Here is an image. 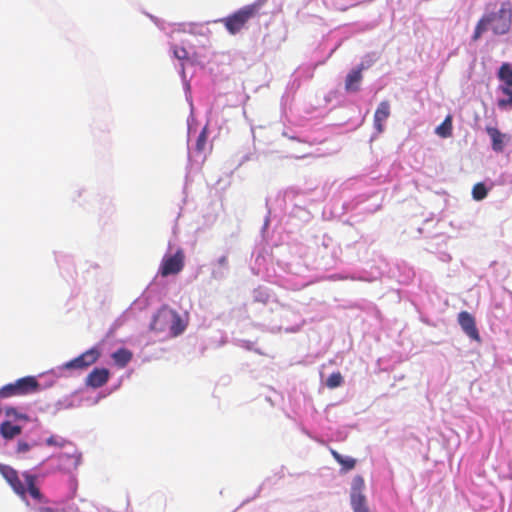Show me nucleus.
Masks as SVG:
<instances>
[{
    "label": "nucleus",
    "instance_id": "f257e3e1",
    "mask_svg": "<svg viewBox=\"0 0 512 512\" xmlns=\"http://www.w3.org/2000/svg\"><path fill=\"white\" fill-rule=\"evenodd\" d=\"M511 22V4L510 2H504L497 12L487 13L480 18L476 24L472 40L477 41L488 29H491L496 35L506 34L510 30Z\"/></svg>",
    "mask_w": 512,
    "mask_h": 512
},
{
    "label": "nucleus",
    "instance_id": "f03ea898",
    "mask_svg": "<svg viewBox=\"0 0 512 512\" xmlns=\"http://www.w3.org/2000/svg\"><path fill=\"white\" fill-rule=\"evenodd\" d=\"M263 2L258 0L252 4L245 5L234 13L220 19L219 21L224 25L226 30L231 35H236L241 32L247 23L257 15H259Z\"/></svg>",
    "mask_w": 512,
    "mask_h": 512
},
{
    "label": "nucleus",
    "instance_id": "7ed1b4c3",
    "mask_svg": "<svg viewBox=\"0 0 512 512\" xmlns=\"http://www.w3.org/2000/svg\"><path fill=\"white\" fill-rule=\"evenodd\" d=\"M40 390V383L34 376H26L0 388L1 398L26 396Z\"/></svg>",
    "mask_w": 512,
    "mask_h": 512
},
{
    "label": "nucleus",
    "instance_id": "20e7f679",
    "mask_svg": "<svg viewBox=\"0 0 512 512\" xmlns=\"http://www.w3.org/2000/svg\"><path fill=\"white\" fill-rule=\"evenodd\" d=\"M185 254L182 249H178L174 254L164 255L158 273L162 277L177 275L184 268Z\"/></svg>",
    "mask_w": 512,
    "mask_h": 512
},
{
    "label": "nucleus",
    "instance_id": "39448f33",
    "mask_svg": "<svg viewBox=\"0 0 512 512\" xmlns=\"http://www.w3.org/2000/svg\"><path fill=\"white\" fill-rule=\"evenodd\" d=\"M100 356V350L97 347H92L78 357L67 362L64 367L67 369H86L96 363Z\"/></svg>",
    "mask_w": 512,
    "mask_h": 512
},
{
    "label": "nucleus",
    "instance_id": "423d86ee",
    "mask_svg": "<svg viewBox=\"0 0 512 512\" xmlns=\"http://www.w3.org/2000/svg\"><path fill=\"white\" fill-rule=\"evenodd\" d=\"M0 474L9 483L13 491L20 497H25L26 486L20 480L18 472L9 465L0 464Z\"/></svg>",
    "mask_w": 512,
    "mask_h": 512
},
{
    "label": "nucleus",
    "instance_id": "0eeeda50",
    "mask_svg": "<svg viewBox=\"0 0 512 512\" xmlns=\"http://www.w3.org/2000/svg\"><path fill=\"white\" fill-rule=\"evenodd\" d=\"M458 323L467 336L473 340L480 341V335L476 327L475 319L469 312H460L458 314Z\"/></svg>",
    "mask_w": 512,
    "mask_h": 512
},
{
    "label": "nucleus",
    "instance_id": "6e6552de",
    "mask_svg": "<svg viewBox=\"0 0 512 512\" xmlns=\"http://www.w3.org/2000/svg\"><path fill=\"white\" fill-rule=\"evenodd\" d=\"M171 310L166 307L160 308L157 313L153 316L150 323V330L155 332H163L167 329L170 324Z\"/></svg>",
    "mask_w": 512,
    "mask_h": 512
},
{
    "label": "nucleus",
    "instance_id": "1a4fd4ad",
    "mask_svg": "<svg viewBox=\"0 0 512 512\" xmlns=\"http://www.w3.org/2000/svg\"><path fill=\"white\" fill-rule=\"evenodd\" d=\"M109 370L106 368H95L86 377L85 383L92 388H100L109 380Z\"/></svg>",
    "mask_w": 512,
    "mask_h": 512
},
{
    "label": "nucleus",
    "instance_id": "9d476101",
    "mask_svg": "<svg viewBox=\"0 0 512 512\" xmlns=\"http://www.w3.org/2000/svg\"><path fill=\"white\" fill-rule=\"evenodd\" d=\"M390 116V104L384 100L378 105L374 114V127L378 133L384 131V123Z\"/></svg>",
    "mask_w": 512,
    "mask_h": 512
},
{
    "label": "nucleus",
    "instance_id": "9b49d317",
    "mask_svg": "<svg viewBox=\"0 0 512 512\" xmlns=\"http://www.w3.org/2000/svg\"><path fill=\"white\" fill-rule=\"evenodd\" d=\"M486 132L490 136L492 141V149L495 152H502L505 147L507 135L501 133L496 127L487 126Z\"/></svg>",
    "mask_w": 512,
    "mask_h": 512
},
{
    "label": "nucleus",
    "instance_id": "f8f14e48",
    "mask_svg": "<svg viewBox=\"0 0 512 512\" xmlns=\"http://www.w3.org/2000/svg\"><path fill=\"white\" fill-rule=\"evenodd\" d=\"M23 477L26 482V492H29L32 498L39 502H47L39 488L36 486V476L30 473H23Z\"/></svg>",
    "mask_w": 512,
    "mask_h": 512
},
{
    "label": "nucleus",
    "instance_id": "ddd939ff",
    "mask_svg": "<svg viewBox=\"0 0 512 512\" xmlns=\"http://www.w3.org/2000/svg\"><path fill=\"white\" fill-rule=\"evenodd\" d=\"M363 65L357 69L351 70L345 80L346 91L356 92L359 90V84L362 80Z\"/></svg>",
    "mask_w": 512,
    "mask_h": 512
},
{
    "label": "nucleus",
    "instance_id": "4468645a",
    "mask_svg": "<svg viewBox=\"0 0 512 512\" xmlns=\"http://www.w3.org/2000/svg\"><path fill=\"white\" fill-rule=\"evenodd\" d=\"M435 133L441 138H449L453 134V117L448 114L444 121L436 127Z\"/></svg>",
    "mask_w": 512,
    "mask_h": 512
},
{
    "label": "nucleus",
    "instance_id": "2eb2a0df",
    "mask_svg": "<svg viewBox=\"0 0 512 512\" xmlns=\"http://www.w3.org/2000/svg\"><path fill=\"white\" fill-rule=\"evenodd\" d=\"M22 432V428L18 425H13L9 421H4L0 425V435L4 439H13L14 437L20 435Z\"/></svg>",
    "mask_w": 512,
    "mask_h": 512
},
{
    "label": "nucleus",
    "instance_id": "dca6fc26",
    "mask_svg": "<svg viewBox=\"0 0 512 512\" xmlns=\"http://www.w3.org/2000/svg\"><path fill=\"white\" fill-rule=\"evenodd\" d=\"M499 90L503 94V97L497 100V105L501 110L512 109V88L508 86H500Z\"/></svg>",
    "mask_w": 512,
    "mask_h": 512
},
{
    "label": "nucleus",
    "instance_id": "f3484780",
    "mask_svg": "<svg viewBox=\"0 0 512 512\" xmlns=\"http://www.w3.org/2000/svg\"><path fill=\"white\" fill-rule=\"evenodd\" d=\"M169 329L172 336H178L185 330L180 315L174 310H171Z\"/></svg>",
    "mask_w": 512,
    "mask_h": 512
},
{
    "label": "nucleus",
    "instance_id": "a211bd4d",
    "mask_svg": "<svg viewBox=\"0 0 512 512\" xmlns=\"http://www.w3.org/2000/svg\"><path fill=\"white\" fill-rule=\"evenodd\" d=\"M112 359L121 368L125 367L132 359V353L125 348H120L112 354Z\"/></svg>",
    "mask_w": 512,
    "mask_h": 512
},
{
    "label": "nucleus",
    "instance_id": "6ab92c4d",
    "mask_svg": "<svg viewBox=\"0 0 512 512\" xmlns=\"http://www.w3.org/2000/svg\"><path fill=\"white\" fill-rule=\"evenodd\" d=\"M498 78L504 82V86L512 88V66L509 63H503L498 71Z\"/></svg>",
    "mask_w": 512,
    "mask_h": 512
},
{
    "label": "nucleus",
    "instance_id": "aec40b11",
    "mask_svg": "<svg viewBox=\"0 0 512 512\" xmlns=\"http://www.w3.org/2000/svg\"><path fill=\"white\" fill-rule=\"evenodd\" d=\"M333 458L342 466L345 471L352 470L356 465V460L351 457H343L336 450L331 449Z\"/></svg>",
    "mask_w": 512,
    "mask_h": 512
},
{
    "label": "nucleus",
    "instance_id": "412c9836",
    "mask_svg": "<svg viewBox=\"0 0 512 512\" xmlns=\"http://www.w3.org/2000/svg\"><path fill=\"white\" fill-rule=\"evenodd\" d=\"M487 194H488V190L483 183H477L473 186V189H472L473 199H475L477 201H481L484 198H486Z\"/></svg>",
    "mask_w": 512,
    "mask_h": 512
},
{
    "label": "nucleus",
    "instance_id": "4be33fe9",
    "mask_svg": "<svg viewBox=\"0 0 512 512\" xmlns=\"http://www.w3.org/2000/svg\"><path fill=\"white\" fill-rule=\"evenodd\" d=\"M343 383V377L340 372L332 373L326 380V386L330 389L337 388Z\"/></svg>",
    "mask_w": 512,
    "mask_h": 512
},
{
    "label": "nucleus",
    "instance_id": "5701e85b",
    "mask_svg": "<svg viewBox=\"0 0 512 512\" xmlns=\"http://www.w3.org/2000/svg\"><path fill=\"white\" fill-rule=\"evenodd\" d=\"M354 512H369L365 505V498L363 495L354 496L352 498Z\"/></svg>",
    "mask_w": 512,
    "mask_h": 512
},
{
    "label": "nucleus",
    "instance_id": "b1692460",
    "mask_svg": "<svg viewBox=\"0 0 512 512\" xmlns=\"http://www.w3.org/2000/svg\"><path fill=\"white\" fill-rule=\"evenodd\" d=\"M207 139H208L207 128L204 127L202 129V131L200 132V134L198 135L197 140H196V150L198 152H203L205 150Z\"/></svg>",
    "mask_w": 512,
    "mask_h": 512
},
{
    "label": "nucleus",
    "instance_id": "393cba45",
    "mask_svg": "<svg viewBox=\"0 0 512 512\" xmlns=\"http://www.w3.org/2000/svg\"><path fill=\"white\" fill-rule=\"evenodd\" d=\"M69 442L61 437H58V436H55V435H52L50 436L49 438L46 439V444L48 446H57V447H64L66 444H68Z\"/></svg>",
    "mask_w": 512,
    "mask_h": 512
},
{
    "label": "nucleus",
    "instance_id": "a878e982",
    "mask_svg": "<svg viewBox=\"0 0 512 512\" xmlns=\"http://www.w3.org/2000/svg\"><path fill=\"white\" fill-rule=\"evenodd\" d=\"M5 414L6 416L14 417L15 419L28 420V416L26 414L19 413L14 407H7Z\"/></svg>",
    "mask_w": 512,
    "mask_h": 512
},
{
    "label": "nucleus",
    "instance_id": "bb28decb",
    "mask_svg": "<svg viewBox=\"0 0 512 512\" xmlns=\"http://www.w3.org/2000/svg\"><path fill=\"white\" fill-rule=\"evenodd\" d=\"M173 52L174 56L179 60H184L188 58V52L184 47H175Z\"/></svg>",
    "mask_w": 512,
    "mask_h": 512
},
{
    "label": "nucleus",
    "instance_id": "cd10ccee",
    "mask_svg": "<svg viewBox=\"0 0 512 512\" xmlns=\"http://www.w3.org/2000/svg\"><path fill=\"white\" fill-rule=\"evenodd\" d=\"M31 446L25 441H19L17 444V453H26L30 450Z\"/></svg>",
    "mask_w": 512,
    "mask_h": 512
},
{
    "label": "nucleus",
    "instance_id": "c85d7f7f",
    "mask_svg": "<svg viewBox=\"0 0 512 512\" xmlns=\"http://www.w3.org/2000/svg\"><path fill=\"white\" fill-rule=\"evenodd\" d=\"M37 512H58V511L51 507L41 506V507L37 508Z\"/></svg>",
    "mask_w": 512,
    "mask_h": 512
},
{
    "label": "nucleus",
    "instance_id": "c756f323",
    "mask_svg": "<svg viewBox=\"0 0 512 512\" xmlns=\"http://www.w3.org/2000/svg\"><path fill=\"white\" fill-rule=\"evenodd\" d=\"M218 263L221 266H226L228 264V257L227 256L220 257L218 260Z\"/></svg>",
    "mask_w": 512,
    "mask_h": 512
}]
</instances>
